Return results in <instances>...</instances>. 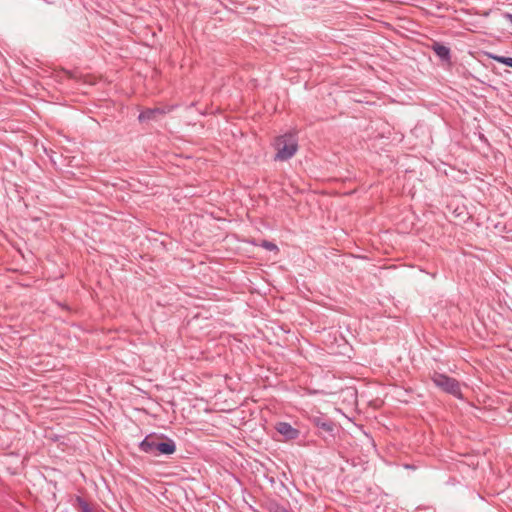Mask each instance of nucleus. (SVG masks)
Here are the masks:
<instances>
[{
	"label": "nucleus",
	"instance_id": "obj_2",
	"mask_svg": "<svg viewBox=\"0 0 512 512\" xmlns=\"http://www.w3.org/2000/svg\"><path fill=\"white\" fill-rule=\"evenodd\" d=\"M274 146L277 150L274 160L287 161L298 151V139L295 133L288 132L275 139Z\"/></svg>",
	"mask_w": 512,
	"mask_h": 512
},
{
	"label": "nucleus",
	"instance_id": "obj_4",
	"mask_svg": "<svg viewBox=\"0 0 512 512\" xmlns=\"http://www.w3.org/2000/svg\"><path fill=\"white\" fill-rule=\"evenodd\" d=\"M175 106H166L163 108L155 107V108H147L140 112L138 116V120L140 122H148V121H157L159 116H163L169 112H171Z\"/></svg>",
	"mask_w": 512,
	"mask_h": 512
},
{
	"label": "nucleus",
	"instance_id": "obj_1",
	"mask_svg": "<svg viewBox=\"0 0 512 512\" xmlns=\"http://www.w3.org/2000/svg\"><path fill=\"white\" fill-rule=\"evenodd\" d=\"M141 451L157 455H171L176 451V444L170 438L163 439L156 435L146 436L139 444Z\"/></svg>",
	"mask_w": 512,
	"mask_h": 512
},
{
	"label": "nucleus",
	"instance_id": "obj_13",
	"mask_svg": "<svg viewBox=\"0 0 512 512\" xmlns=\"http://www.w3.org/2000/svg\"><path fill=\"white\" fill-rule=\"evenodd\" d=\"M286 512H289L288 510Z\"/></svg>",
	"mask_w": 512,
	"mask_h": 512
},
{
	"label": "nucleus",
	"instance_id": "obj_3",
	"mask_svg": "<svg viewBox=\"0 0 512 512\" xmlns=\"http://www.w3.org/2000/svg\"><path fill=\"white\" fill-rule=\"evenodd\" d=\"M431 380L434 383V385L443 392L451 394L458 399L463 398L461 386L457 379L450 377L444 373L434 372L431 375Z\"/></svg>",
	"mask_w": 512,
	"mask_h": 512
},
{
	"label": "nucleus",
	"instance_id": "obj_10",
	"mask_svg": "<svg viewBox=\"0 0 512 512\" xmlns=\"http://www.w3.org/2000/svg\"><path fill=\"white\" fill-rule=\"evenodd\" d=\"M492 58L497 61L498 63L504 64L508 67L512 68V57H506V56H492Z\"/></svg>",
	"mask_w": 512,
	"mask_h": 512
},
{
	"label": "nucleus",
	"instance_id": "obj_12",
	"mask_svg": "<svg viewBox=\"0 0 512 512\" xmlns=\"http://www.w3.org/2000/svg\"><path fill=\"white\" fill-rule=\"evenodd\" d=\"M503 17H504V19H505L506 21H508V22L510 23V25L512 26V14H510V13H505V14L503 15Z\"/></svg>",
	"mask_w": 512,
	"mask_h": 512
},
{
	"label": "nucleus",
	"instance_id": "obj_7",
	"mask_svg": "<svg viewBox=\"0 0 512 512\" xmlns=\"http://www.w3.org/2000/svg\"><path fill=\"white\" fill-rule=\"evenodd\" d=\"M314 422L317 427L323 429L326 432H331L333 430V423L331 421L316 418Z\"/></svg>",
	"mask_w": 512,
	"mask_h": 512
},
{
	"label": "nucleus",
	"instance_id": "obj_11",
	"mask_svg": "<svg viewBox=\"0 0 512 512\" xmlns=\"http://www.w3.org/2000/svg\"><path fill=\"white\" fill-rule=\"evenodd\" d=\"M261 247H263L264 249L268 250V251H278V247L275 243L271 242V241H268V240H263L260 244Z\"/></svg>",
	"mask_w": 512,
	"mask_h": 512
},
{
	"label": "nucleus",
	"instance_id": "obj_6",
	"mask_svg": "<svg viewBox=\"0 0 512 512\" xmlns=\"http://www.w3.org/2000/svg\"><path fill=\"white\" fill-rule=\"evenodd\" d=\"M433 51L436 55L444 62L449 63L451 60V54L449 47L442 45L438 42H434L432 45Z\"/></svg>",
	"mask_w": 512,
	"mask_h": 512
},
{
	"label": "nucleus",
	"instance_id": "obj_9",
	"mask_svg": "<svg viewBox=\"0 0 512 512\" xmlns=\"http://www.w3.org/2000/svg\"><path fill=\"white\" fill-rule=\"evenodd\" d=\"M75 501L79 508L81 509V512H96L92 507H90L88 502L81 496H76Z\"/></svg>",
	"mask_w": 512,
	"mask_h": 512
},
{
	"label": "nucleus",
	"instance_id": "obj_8",
	"mask_svg": "<svg viewBox=\"0 0 512 512\" xmlns=\"http://www.w3.org/2000/svg\"><path fill=\"white\" fill-rule=\"evenodd\" d=\"M266 507L269 512H286L287 511V509L284 506H282L280 503H278L275 500L268 501Z\"/></svg>",
	"mask_w": 512,
	"mask_h": 512
},
{
	"label": "nucleus",
	"instance_id": "obj_5",
	"mask_svg": "<svg viewBox=\"0 0 512 512\" xmlns=\"http://www.w3.org/2000/svg\"><path fill=\"white\" fill-rule=\"evenodd\" d=\"M276 431L281 434L285 440H294L299 437L300 431L294 428L288 422H278L275 425Z\"/></svg>",
	"mask_w": 512,
	"mask_h": 512
}]
</instances>
